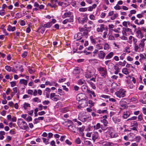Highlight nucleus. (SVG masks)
<instances>
[{"label":"nucleus","mask_w":146,"mask_h":146,"mask_svg":"<svg viewBox=\"0 0 146 146\" xmlns=\"http://www.w3.org/2000/svg\"><path fill=\"white\" fill-rule=\"evenodd\" d=\"M97 69L102 77L104 78L106 77L107 74V71L106 67L99 66L97 67Z\"/></svg>","instance_id":"f257e3e1"},{"label":"nucleus","mask_w":146,"mask_h":146,"mask_svg":"<svg viewBox=\"0 0 146 146\" xmlns=\"http://www.w3.org/2000/svg\"><path fill=\"white\" fill-rule=\"evenodd\" d=\"M106 135L109 134V137L111 138L116 137L118 136V134L115 132L113 129L111 127L108 128V131L106 132Z\"/></svg>","instance_id":"f03ea898"},{"label":"nucleus","mask_w":146,"mask_h":146,"mask_svg":"<svg viewBox=\"0 0 146 146\" xmlns=\"http://www.w3.org/2000/svg\"><path fill=\"white\" fill-rule=\"evenodd\" d=\"M88 14L86 13L82 14H81L82 18L80 17L78 18L77 19L78 22L82 24H83L84 23L86 22L88 19Z\"/></svg>","instance_id":"7ed1b4c3"},{"label":"nucleus","mask_w":146,"mask_h":146,"mask_svg":"<svg viewBox=\"0 0 146 146\" xmlns=\"http://www.w3.org/2000/svg\"><path fill=\"white\" fill-rule=\"evenodd\" d=\"M126 92V91L124 89L121 88L119 91L116 92L115 94L119 98H123L125 96Z\"/></svg>","instance_id":"20e7f679"},{"label":"nucleus","mask_w":146,"mask_h":146,"mask_svg":"<svg viewBox=\"0 0 146 146\" xmlns=\"http://www.w3.org/2000/svg\"><path fill=\"white\" fill-rule=\"evenodd\" d=\"M91 70L89 68L87 70V71L85 75V77L86 78H90L94 75V69L93 67H92Z\"/></svg>","instance_id":"39448f33"},{"label":"nucleus","mask_w":146,"mask_h":146,"mask_svg":"<svg viewBox=\"0 0 146 146\" xmlns=\"http://www.w3.org/2000/svg\"><path fill=\"white\" fill-rule=\"evenodd\" d=\"M50 98L52 100L56 102L60 100V97L59 95L56 94L54 93H51L50 95Z\"/></svg>","instance_id":"423d86ee"},{"label":"nucleus","mask_w":146,"mask_h":146,"mask_svg":"<svg viewBox=\"0 0 146 146\" xmlns=\"http://www.w3.org/2000/svg\"><path fill=\"white\" fill-rule=\"evenodd\" d=\"M20 121L19 123H20V124L21 125V128L23 129H26L27 128V123L25 121H23V120L22 119H19Z\"/></svg>","instance_id":"0eeeda50"},{"label":"nucleus","mask_w":146,"mask_h":146,"mask_svg":"<svg viewBox=\"0 0 146 146\" xmlns=\"http://www.w3.org/2000/svg\"><path fill=\"white\" fill-rule=\"evenodd\" d=\"M85 95L83 93H80L77 95L76 97L78 101L82 100L85 98Z\"/></svg>","instance_id":"6e6552de"},{"label":"nucleus","mask_w":146,"mask_h":146,"mask_svg":"<svg viewBox=\"0 0 146 146\" xmlns=\"http://www.w3.org/2000/svg\"><path fill=\"white\" fill-rule=\"evenodd\" d=\"M112 119L113 121L115 123H118L121 121L120 117L116 116L113 117L112 118Z\"/></svg>","instance_id":"1a4fd4ad"},{"label":"nucleus","mask_w":146,"mask_h":146,"mask_svg":"<svg viewBox=\"0 0 146 146\" xmlns=\"http://www.w3.org/2000/svg\"><path fill=\"white\" fill-rule=\"evenodd\" d=\"M105 29V26L103 24H101L100 27H98L96 29V31L98 33H102Z\"/></svg>","instance_id":"9d476101"},{"label":"nucleus","mask_w":146,"mask_h":146,"mask_svg":"<svg viewBox=\"0 0 146 146\" xmlns=\"http://www.w3.org/2000/svg\"><path fill=\"white\" fill-rule=\"evenodd\" d=\"M83 113H81L78 115V119L80 120L83 122H84V117L85 116Z\"/></svg>","instance_id":"9b49d317"},{"label":"nucleus","mask_w":146,"mask_h":146,"mask_svg":"<svg viewBox=\"0 0 146 146\" xmlns=\"http://www.w3.org/2000/svg\"><path fill=\"white\" fill-rule=\"evenodd\" d=\"M92 139L94 141H95L96 139L98 137V134L97 132H94L92 135Z\"/></svg>","instance_id":"f8f14e48"},{"label":"nucleus","mask_w":146,"mask_h":146,"mask_svg":"<svg viewBox=\"0 0 146 146\" xmlns=\"http://www.w3.org/2000/svg\"><path fill=\"white\" fill-rule=\"evenodd\" d=\"M130 112L128 111H126L124 112L122 117L124 119H126L130 116Z\"/></svg>","instance_id":"ddd939ff"},{"label":"nucleus","mask_w":146,"mask_h":146,"mask_svg":"<svg viewBox=\"0 0 146 146\" xmlns=\"http://www.w3.org/2000/svg\"><path fill=\"white\" fill-rule=\"evenodd\" d=\"M105 54L102 51H100L98 54V56L100 58L103 59L105 58Z\"/></svg>","instance_id":"4468645a"},{"label":"nucleus","mask_w":146,"mask_h":146,"mask_svg":"<svg viewBox=\"0 0 146 146\" xmlns=\"http://www.w3.org/2000/svg\"><path fill=\"white\" fill-rule=\"evenodd\" d=\"M136 33L137 34V36L138 38H141L143 36V35L141 33L140 30H138L136 31Z\"/></svg>","instance_id":"2eb2a0df"},{"label":"nucleus","mask_w":146,"mask_h":146,"mask_svg":"<svg viewBox=\"0 0 146 146\" xmlns=\"http://www.w3.org/2000/svg\"><path fill=\"white\" fill-rule=\"evenodd\" d=\"M71 13L69 11L65 13L64 15L62 16V17L63 18H65L66 17H68L71 16Z\"/></svg>","instance_id":"dca6fc26"},{"label":"nucleus","mask_w":146,"mask_h":146,"mask_svg":"<svg viewBox=\"0 0 146 146\" xmlns=\"http://www.w3.org/2000/svg\"><path fill=\"white\" fill-rule=\"evenodd\" d=\"M16 28L15 27H12L10 25L8 26L7 30L9 31L13 32L15 30Z\"/></svg>","instance_id":"f3484780"},{"label":"nucleus","mask_w":146,"mask_h":146,"mask_svg":"<svg viewBox=\"0 0 146 146\" xmlns=\"http://www.w3.org/2000/svg\"><path fill=\"white\" fill-rule=\"evenodd\" d=\"M68 129L70 131L75 132L76 127L74 126L70 125L68 126Z\"/></svg>","instance_id":"a211bd4d"},{"label":"nucleus","mask_w":146,"mask_h":146,"mask_svg":"<svg viewBox=\"0 0 146 146\" xmlns=\"http://www.w3.org/2000/svg\"><path fill=\"white\" fill-rule=\"evenodd\" d=\"M127 84L129 88L132 89L133 88L134 86L131 81L129 80H127Z\"/></svg>","instance_id":"6ab92c4d"},{"label":"nucleus","mask_w":146,"mask_h":146,"mask_svg":"<svg viewBox=\"0 0 146 146\" xmlns=\"http://www.w3.org/2000/svg\"><path fill=\"white\" fill-rule=\"evenodd\" d=\"M44 117H40L38 118H35L34 119L35 123L37 124L39 122V121L40 120H42L44 119Z\"/></svg>","instance_id":"aec40b11"},{"label":"nucleus","mask_w":146,"mask_h":146,"mask_svg":"<svg viewBox=\"0 0 146 146\" xmlns=\"http://www.w3.org/2000/svg\"><path fill=\"white\" fill-rule=\"evenodd\" d=\"M134 50L136 52H142L141 50L140 49V48L139 46L137 44H135L134 46Z\"/></svg>","instance_id":"412c9836"},{"label":"nucleus","mask_w":146,"mask_h":146,"mask_svg":"<svg viewBox=\"0 0 146 146\" xmlns=\"http://www.w3.org/2000/svg\"><path fill=\"white\" fill-rule=\"evenodd\" d=\"M90 38L92 44L94 45L96 44L97 41H96V38H94L92 36H91Z\"/></svg>","instance_id":"4be33fe9"},{"label":"nucleus","mask_w":146,"mask_h":146,"mask_svg":"<svg viewBox=\"0 0 146 146\" xmlns=\"http://www.w3.org/2000/svg\"><path fill=\"white\" fill-rule=\"evenodd\" d=\"M114 54L113 52H111L109 53L106 57V59H110L112 58Z\"/></svg>","instance_id":"5701e85b"},{"label":"nucleus","mask_w":146,"mask_h":146,"mask_svg":"<svg viewBox=\"0 0 146 146\" xmlns=\"http://www.w3.org/2000/svg\"><path fill=\"white\" fill-rule=\"evenodd\" d=\"M122 72L124 74L127 75L129 74V72L128 69L127 68H124L122 70Z\"/></svg>","instance_id":"b1692460"},{"label":"nucleus","mask_w":146,"mask_h":146,"mask_svg":"<svg viewBox=\"0 0 146 146\" xmlns=\"http://www.w3.org/2000/svg\"><path fill=\"white\" fill-rule=\"evenodd\" d=\"M97 112L99 114H104V113H107V111L106 110H97Z\"/></svg>","instance_id":"393cba45"},{"label":"nucleus","mask_w":146,"mask_h":146,"mask_svg":"<svg viewBox=\"0 0 146 146\" xmlns=\"http://www.w3.org/2000/svg\"><path fill=\"white\" fill-rule=\"evenodd\" d=\"M125 100L124 99H123L120 101L119 104L120 105L123 107H125V105L126 104V102L124 101Z\"/></svg>","instance_id":"a878e982"},{"label":"nucleus","mask_w":146,"mask_h":146,"mask_svg":"<svg viewBox=\"0 0 146 146\" xmlns=\"http://www.w3.org/2000/svg\"><path fill=\"white\" fill-rule=\"evenodd\" d=\"M87 92L91 96V95H92L94 97H96V96L94 92L93 91L88 90Z\"/></svg>","instance_id":"bb28decb"},{"label":"nucleus","mask_w":146,"mask_h":146,"mask_svg":"<svg viewBox=\"0 0 146 146\" xmlns=\"http://www.w3.org/2000/svg\"><path fill=\"white\" fill-rule=\"evenodd\" d=\"M19 83L22 84L26 86L27 84V80H25L24 79H22L20 80Z\"/></svg>","instance_id":"cd10ccee"},{"label":"nucleus","mask_w":146,"mask_h":146,"mask_svg":"<svg viewBox=\"0 0 146 146\" xmlns=\"http://www.w3.org/2000/svg\"><path fill=\"white\" fill-rule=\"evenodd\" d=\"M127 64V62L125 60H124L123 62H119L117 64L118 65L121 66H124Z\"/></svg>","instance_id":"c85d7f7f"},{"label":"nucleus","mask_w":146,"mask_h":146,"mask_svg":"<svg viewBox=\"0 0 146 146\" xmlns=\"http://www.w3.org/2000/svg\"><path fill=\"white\" fill-rule=\"evenodd\" d=\"M58 94L60 96L64 95L65 94L64 93L62 90L60 88H58Z\"/></svg>","instance_id":"c756f323"},{"label":"nucleus","mask_w":146,"mask_h":146,"mask_svg":"<svg viewBox=\"0 0 146 146\" xmlns=\"http://www.w3.org/2000/svg\"><path fill=\"white\" fill-rule=\"evenodd\" d=\"M5 132L4 131H0V139L3 140L4 137L3 136L4 135H5Z\"/></svg>","instance_id":"7c9ffc66"},{"label":"nucleus","mask_w":146,"mask_h":146,"mask_svg":"<svg viewBox=\"0 0 146 146\" xmlns=\"http://www.w3.org/2000/svg\"><path fill=\"white\" fill-rule=\"evenodd\" d=\"M52 24L50 22H48L47 23L45 24L44 25V28H50L52 25Z\"/></svg>","instance_id":"2f4dec72"},{"label":"nucleus","mask_w":146,"mask_h":146,"mask_svg":"<svg viewBox=\"0 0 146 146\" xmlns=\"http://www.w3.org/2000/svg\"><path fill=\"white\" fill-rule=\"evenodd\" d=\"M144 45L145 44H143L140 43L139 44V46L140 48V49L142 52H143L144 50Z\"/></svg>","instance_id":"473e14b6"},{"label":"nucleus","mask_w":146,"mask_h":146,"mask_svg":"<svg viewBox=\"0 0 146 146\" xmlns=\"http://www.w3.org/2000/svg\"><path fill=\"white\" fill-rule=\"evenodd\" d=\"M84 145H88V146H91L92 145L91 142L88 141H84Z\"/></svg>","instance_id":"72a5a7b5"},{"label":"nucleus","mask_w":146,"mask_h":146,"mask_svg":"<svg viewBox=\"0 0 146 146\" xmlns=\"http://www.w3.org/2000/svg\"><path fill=\"white\" fill-rule=\"evenodd\" d=\"M138 125L136 121H134L133 123H131V127H137Z\"/></svg>","instance_id":"f704fd0d"},{"label":"nucleus","mask_w":146,"mask_h":146,"mask_svg":"<svg viewBox=\"0 0 146 146\" xmlns=\"http://www.w3.org/2000/svg\"><path fill=\"white\" fill-rule=\"evenodd\" d=\"M80 72V69L78 68H76L74 70L73 73L74 74H77Z\"/></svg>","instance_id":"c9c22d12"},{"label":"nucleus","mask_w":146,"mask_h":146,"mask_svg":"<svg viewBox=\"0 0 146 146\" xmlns=\"http://www.w3.org/2000/svg\"><path fill=\"white\" fill-rule=\"evenodd\" d=\"M118 16V14L117 13H115L113 14V15L111 17H110V19L111 20H114L116 18H117Z\"/></svg>","instance_id":"e433bc0d"},{"label":"nucleus","mask_w":146,"mask_h":146,"mask_svg":"<svg viewBox=\"0 0 146 146\" xmlns=\"http://www.w3.org/2000/svg\"><path fill=\"white\" fill-rule=\"evenodd\" d=\"M100 127V125L99 123H97L96 125L94 126V128L95 129H99Z\"/></svg>","instance_id":"4c0bfd02"},{"label":"nucleus","mask_w":146,"mask_h":146,"mask_svg":"<svg viewBox=\"0 0 146 146\" xmlns=\"http://www.w3.org/2000/svg\"><path fill=\"white\" fill-rule=\"evenodd\" d=\"M101 122L103 123L104 125L106 126L107 124H108V122L107 120L105 119H103L101 120Z\"/></svg>","instance_id":"58836bf2"},{"label":"nucleus","mask_w":146,"mask_h":146,"mask_svg":"<svg viewBox=\"0 0 146 146\" xmlns=\"http://www.w3.org/2000/svg\"><path fill=\"white\" fill-rule=\"evenodd\" d=\"M96 48L98 50L102 49L103 47L101 44H98L96 45Z\"/></svg>","instance_id":"ea45409f"},{"label":"nucleus","mask_w":146,"mask_h":146,"mask_svg":"<svg viewBox=\"0 0 146 146\" xmlns=\"http://www.w3.org/2000/svg\"><path fill=\"white\" fill-rule=\"evenodd\" d=\"M42 139L43 140V142L46 145L49 143V142H48L49 140L48 139H47L45 138H42Z\"/></svg>","instance_id":"a19ab883"},{"label":"nucleus","mask_w":146,"mask_h":146,"mask_svg":"<svg viewBox=\"0 0 146 146\" xmlns=\"http://www.w3.org/2000/svg\"><path fill=\"white\" fill-rule=\"evenodd\" d=\"M84 80L83 79H80L78 81V83L79 85H81L84 84Z\"/></svg>","instance_id":"79ce46f5"},{"label":"nucleus","mask_w":146,"mask_h":146,"mask_svg":"<svg viewBox=\"0 0 146 146\" xmlns=\"http://www.w3.org/2000/svg\"><path fill=\"white\" fill-rule=\"evenodd\" d=\"M5 69L8 72H11V68L9 66L7 65L5 66Z\"/></svg>","instance_id":"37998d69"},{"label":"nucleus","mask_w":146,"mask_h":146,"mask_svg":"<svg viewBox=\"0 0 146 146\" xmlns=\"http://www.w3.org/2000/svg\"><path fill=\"white\" fill-rule=\"evenodd\" d=\"M33 100L35 102H37L38 103L40 102H41V100L39 99L38 98L36 97L34 98L33 99Z\"/></svg>","instance_id":"c03bdc74"},{"label":"nucleus","mask_w":146,"mask_h":146,"mask_svg":"<svg viewBox=\"0 0 146 146\" xmlns=\"http://www.w3.org/2000/svg\"><path fill=\"white\" fill-rule=\"evenodd\" d=\"M89 83L93 89L95 90L96 89V87L94 84L92 82H90Z\"/></svg>","instance_id":"a18cd8bd"},{"label":"nucleus","mask_w":146,"mask_h":146,"mask_svg":"<svg viewBox=\"0 0 146 146\" xmlns=\"http://www.w3.org/2000/svg\"><path fill=\"white\" fill-rule=\"evenodd\" d=\"M81 88L83 91L85 92L86 91L87 92V90L88 89L87 88V87L86 85H83L82 86Z\"/></svg>","instance_id":"49530a36"},{"label":"nucleus","mask_w":146,"mask_h":146,"mask_svg":"<svg viewBox=\"0 0 146 146\" xmlns=\"http://www.w3.org/2000/svg\"><path fill=\"white\" fill-rule=\"evenodd\" d=\"M75 142L78 144H79L81 143L79 137L77 138L75 140Z\"/></svg>","instance_id":"de8ad7c7"},{"label":"nucleus","mask_w":146,"mask_h":146,"mask_svg":"<svg viewBox=\"0 0 146 146\" xmlns=\"http://www.w3.org/2000/svg\"><path fill=\"white\" fill-rule=\"evenodd\" d=\"M134 37L132 36H130L129 38V40L128 42L130 43L131 44L132 43V40L133 39Z\"/></svg>","instance_id":"09e8293b"},{"label":"nucleus","mask_w":146,"mask_h":146,"mask_svg":"<svg viewBox=\"0 0 146 146\" xmlns=\"http://www.w3.org/2000/svg\"><path fill=\"white\" fill-rule=\"evenodd\" d=\"M141 102L143 104H146V94L145 95V98L141 100Z\"/></svg>","instance_id":"8fccbe9b"},{"label":"nucleus","mask_w":146,"mask_h":146,"mask_svg":"<svg viewBox=\"0 0 146 146\" xmlns=\"http://www.w3.org/2000/svg\"><path fill=\"white\" fill-rule=\"evenodd\" d=\"M22 108H23L25 110H26L27 108V103L25 102L24 104L21 105Z\"/></svg>","instance_id":"3c124183"},{"label":"nucleus","mask_w":146,"mask_h":146,"mask_svg":"<svg viewBox=\"0 0 146 146\" xmlns=\"http://www.w3.org/2000/svg\"><path fill=\"white\" fill-rule=\"evenodd\" d=\"M87 8H80L79 9V11L80 12H85L87 11Z\"/></svg>","instance_id":"603ef678"},{"label":"nucleus","mask_w":146,"mask_h":146,"mask_svg":"<svg viewBox=\"0 0 146 146\" xmlns=\"http://www.w3.org/2000/svg\"><path fill=\"white\" fill-rule=\"evenodd\" d=\"M114 8L116 10H119L121 9L120 7L117 4L114 7Z\"/></svg>","instance_id":"864d4df0"},{"label":"nucleus","mask_w":146,"mask_h":146,"mask_svg":"<svg viewBox=\"0 0 146 146\" xmlns=\"http://www.w3.org/2000/svg\"><path fill=\"white\" fill-rule=\"evenodd\" d=\"M77 37L78 38L77 39V40H78L79 39H81L82 37V33H78L77 35Z\"/></svg>","instance_id":"5fc2aeb1"},{"label":"nucleus","mask_w":146,"mask_h":146,"mask_svg":"<svg viewBox=\"0 0 146 146\" xmlns=\"http://www.w3.org/2000/svg\"><path fill=\"white\" fill-rule=\"evenodd\" d=\"M137 117L134 116L132 117H131L130 118L128 119L127 120V121H132V120H135L137 119Z\"/></svg>","instance_id":"6e6d98bb"},{"label":"nucleus","mask_w":146,"mask_h":146,"mask_svg":"<svg viewBox=\"0 0 146 146\" xmlns=\"http://www.w3.org/2000/svg\"><path fill=\"white\" fill-rule=\"evenodd\" d=\"M90 19L92 20H95V17L92 14L90 15L89 16Z\"/></svg>","instance_id":"4d7b16f0"},{"label":"nucleus","mask_w":146,"mask_h":146,"mask_svg":"<svg viewBox=\"0 0 146 146\" xmlns=\"http://www.w3.org/2000/svg\"><path fill=\"white\" fill-rule=\"evenodd\" d=\"M85 127L84 126H82L81 127H79L78 128V130L80 132H83L84 129H85Z\"/></svg>","instance_id":"13d9d810"},{"label":"nucleus","mask_w":146,"mask_h":146,"mask_svg":"<svg viewBox=\"0 0 146 146\" xmlns=\"http://www.w3.org/2000/svg\"><path fill=\"white\" fill-rule=\"evenodd\" d=\"M127 59L128 61H131L133 60V58L131 57L130 56H128L127 57Z\"/></svg>","instance_id":"bf43d9fd"},{"label":"nucleus","mask_w":146,"mask_h":146,"mask_svg":"<svg viewBox=\"0 0 146 146\" xmlns=\"http://www.w3.org/2000/svg\"><path fill=\"white\" fill-rule=\"evenodd\" d=\"M5 12L4 10L2 9L0 10V15L1 16H3L5 14Z\"/></svg>","instance_id":"052dcab7"},{"label":"nucleus","mask_w":146,"mask_h":146,"mask_svg":"<svg viewBox=\"0 0 146 146\" xmlns=\"http://www.w3.org/2000/svg\"><path fill=\"white\" fill-rule=\"evenodd\" d=\"M27 55V52L26 51L24 52L22 54V56L23 58H25Z\"/></svg>","instance_id":"680f3d73"},{"label":"nucleus","mask_w":146,"mask_h":146,"mask_svg":"<svg viewBox=\"0 0 146 146\" xmlns=\"http://www.w3.org/2000/svg\"><path fill=\"white\" fill-rule=\"evenodd\" d=\"M138 120L139 121H141L143 119L142 115L141 114H140L138 116Z\"/></svg>","instance_id":"e2e57ef3"},{"label":"nucleus","mask_w":146,"mask_h":146,"mask_svg":"<svg viewBox=\"0 0 146 146\" xmlns=\"http://www.w3.org/2000/svg\"><path fill=\"white\" fill-rule=\"evenodd\" d=\"M10 84L11 87H13L16 85V82L15 81H12L10 82Z\"/></svg>","instance_id":"0e129e2a"},{"label":"nucleus","mask_w":146,"mask_h":146,"mask_svg":"<svg viewBox=\"0 0 146 146\" xmlns=\"http://www.w3.org/2000/svg\"><path fill=\"white\" fill-rule=\"evenodd\" d=\"M104 49L105 50H107L109 49V45L107 43H106L104 44Z\"/></svg>","instance_id":"69168bd1"},{"label":"nucleus","mask_w":146,"mask_h":146,"mask_svg":"<svg viewBox=\"0 0 146 146\" xmlns=\"http://www.w3.org/2000/svg\"><path fill=\"white\" fill-rule=\"evenodd\" d=\"M101 97L106 99H109L110 98V97L109 96L103 94L101 95Z\"/></svg>","instance_id":"338daca9"},{"label":"nucleus","mask_w":146,"mask_h":146,"mask_svg":"<svg viewBox=\"0 0 146 146\" xmlns=\"http://www.w3.org/2000/svg\"><path fill=\"white\" fill-rule=\"evenodd\" d=\"M140 135L145 138L146 141V133L145 134L143 133L142 131H140Z\"/></svg>","instance_id":"774afa93"}]
</instances>
